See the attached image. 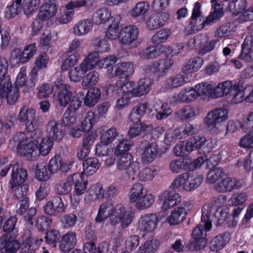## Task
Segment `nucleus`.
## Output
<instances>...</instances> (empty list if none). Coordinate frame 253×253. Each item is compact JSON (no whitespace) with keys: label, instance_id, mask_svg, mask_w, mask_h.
I'll return each instance as SVG.
<instances>
[{"label":"nucleus","instance_id":"f257e3e1","mask_svg":"<svg viewBox=\"0 0 253 253\" xmlns=\"http://www.w3.org/2000/svg\"><path fill=\"white\" fill-rule=\"evenodd\" d=\"M201 4L197 1L194 4L190 23L193 25L192 28L197 31L202 30L206 25H209L212 22L219 20L224 14L223 7L219 4L215 3L214 5V10L211 13L206 19L202 16L201 10Z\"/></svg>","mask_w":253,"mask_h":253},{"label":"nucleus","instance_id":"f03ea898","mask_svg":"<svg viewBox=\"0 0 253 253\" xmlns=\"http://www.w3.org/2000/svg\"><path fill=\"white\" fill-rule=\"evenodd\" d=\"M203 177L194 172H183L178 175L173 180L171 187L173 189L181 188L186 191L197 188L202 183Z\"/></svg>","mask_w":253,"mask_h":253},{"label":"nucleus","instance_id":"7ed1b4c3","mask_svg":"<svg viewBox=\"0 0 253 253\" xmlns=\"http://www.w3.org/2000/svg\"><path fill=\"white\" fill-rule=\"evenodd\" d=\"M40 133L39 132L38 136L33 140H30L28 143L27 137L24 132L17 133L14 137L15 141H19L17 147V152L19 154L24 156H31V157L36 158L38 155V143L37 140L40 138Z\"/></svg>","mask_w":253,"mask_h":253},{"label":"nucleus","instance_id":"20e7f679","mask_svg":"<svg viewBox=\"0 0 253 253\" xmlns=\"http://www.w3.org/2000/svg\"><path fill=\"white\" fill-rule=\"evenodd\" d=\"M134 216V211H126L122 204H119L112 207L109 222L114 226L121 223L122 228L126 229L132 223Z\"/></svg>","mask_w":253,"mask_h":253},{"label":"nucleus","instance_id":"39448f33","mask_svg":"<svg viewBox=\"0 0 253 253\" xmlns=\"http://www.w3.org/2000/svg\"><path fill=\"white\" fill-rule=\"evenodd\" d=\"M94 6V0H75L68 3L65 8L66 11L61 13L58 17V20L61 24H66L70 22L74 15V9H79L84 7L89 9Z\"/></svg>","mask_w":253,"mask_h":253},{"label":"nucleus","instance_id":"423d86ee","mask_svg":"<svg viewBox=\"0 0 253 253\" xmlns=\"http://www.w3.org/2000/svg\"><path fill=\"white\" fill-rule=\"evenodd\" d=\"M201 222L193 230L192 235L193 239L205 238L203 231L209 230L211 227V221L212 207L210 205H205L202 208Z\"/></svg>","mask_w":253,"mask_h":253},{"label":"nucleus","instance_id":"0eeeda50","mask_svg":"<svg viewBox=\"0 0 253 253\" xmlns=\"http://www.w3.org/2000/svg\"><path fill=\"white\" fill-rule=\"evenodd\" d=\"M240 126L243 131L248 132L241 138L239 146L244 148H253V112L244 119Z\"/></svg>","mask_w":253,"mask_h":253},{"label":"nucleus","instance_id":"6e6552de","mask_svg":"<svg viewBox=\"0 0 253 253\" xmlns=\"http://www.w3.org/2000/svg\"><path fill=\"white\" fill-rule=\"evenodd\" d=\"M0 95L6 98L9 105L14 104L19 96L18 88L12 85L9 77H6L0 82Z\"/></svg>","mask_w":253,"mask_h":253},{"label":"nucleus","instance_id":"1a4fd4ad","mask_svg":"<svg viewBox=\"0 0 253 253\" xmlns=\"http://www.w3.org/2000/svg\"><path fill=\"white\" fill-rule=\"evenodd\" d=\"M119 157L117 162V169L119 170L125 171L128 176H133L139 170L140 164L134 161L131 154H125Z\"/></svg>","mask_w":253,"mask_h":253},{"label":"nucleus","instance_id":"9d476101","mask_svg":"<svg viewBox=\"0 0 253 253\" xmlns=\"http://www.w3.org/2000/svg\"><path fill=\"white\" fill-rule=\"evenodd\" d=\"M54 86L57 89L55 97L59 104L64 107H66L72 97L70 86L63 84V81L59 79L54 82Z\"/></svg>","mask_w":253,"mask_h":253},{"label":"nucleus","instance_id":"9b49d317","mask_svg":"<svg viewBox=\"0 0 253 253\" xmlns=\"http://www.w3.org/2000/svg\"><path fill=\"white\" fill-rule=\"evenodd\" d=\"M139 34L138 28L134 25L125 27L121 33V42L130 47H135L138 45L137 38Z\"/></svg>","mask_w":253,"mask_h":253},{"label":"nucleus","instance_id":"f8f14e48","mask_svg":"<svg viewBox=\"0 0 253 253\" xmlns=\"http://www.w3.org/2000/svg\"><path fill=\"white\" fill-rule=\"evenodd\" d=\"M228 118L227 110L219 108L210 112L205 118V124L208 127L214 128L216 126L226 120Z\"/></svg>","mask_w":253,"mask_h":253},{"label":"nucleus","instance_id":"ddd939ff","mask_svg":"<svg viewBox=\"0 0 253 253\" xmlns=\"http://www.w3.org/2000/svg\"><path fill=\"white\" fill-rule=\"evenodd\" d=\"M158 222V218L155 214H145L139 219L138 228L145 233L152 232L157 227Z\"/></svg>","mask_w":253,"mask_h":253},{"label":"nucleus","instance_id":"4468645a","mask_svg":"<svg viewBox=\"0 0 253 253\" xmlns=\"http://www.w3.org/2000/svg\"><path fill=\"white\" fill-rule=\"evenodd\" d=\"M16 235H12L6 233L0 238V250L4 253H15L20 245L17 240H15Z\"/></svg>","mask_w":253,"mask_h":253},{"label":"nucleus","instance_id":"2eb2a0df","mask_svg":"<svg viewBox=\"0 0 253 253\" xmlns=\"http://www.w3.org/2000/svg\"><path fill=\"white\" fill-rule=\"evenodd\" d=\"M28 176L27 170L23 169L21 165L15 164L12 166L11 179L9 184L11 188H13L15 186H19L23 184Z\"/></svg>","mask_w":253,"mask_h":253},{"label":"nucleus","instance_id":"dca6fc26","mask_svg":"<svg viewBox=\"0 0 253 253\" xmlns=\"http://www.w3.org/2000/svg\"><path fill=\"white\" fill-rule=\"evenodd\" d=\"M143 148L142 149L141 161L146 164L152 162L158 153V147L156 143H149L147 141L142 143Z\"/></svg>","mask_w":253,"mask_h":253},{"label":"nucleus","instance_id":"f3484780","mask_svg":"<svg viewBox=\"0 0 253 253\" xmlns=\"http://www.w3.org/2000/svg\"><path fill=\"white\" fill-rule=\"evenodd\" d=\"M43 208L44 212L51 216H56L59 213L64 212L65 210L61 198L57 196L47 202Z\"/></svg>","mask_w":253,"mask_h":253},{"label":"nucleus","instance_id":"a211bd4d","mask_svg":"<svg viewBox=\"0 0 253 253\" xmlns=\"http://www.w3.org/2000/svg\"><path fill=\"white\" fill-rule=\"evenodd\" d=\"M173 63V60L170 58H164L155 62L151 65L147 66L145 70L158 74L159 76L163 75L167 70L169 69Z\"/></svg>","mask_w":253,"mask_h":253},{"label":"nucleus","instance_id":"6ab92c4d","mask_svg":"<svg viewBox=\"0 0 253 253\" xmlns=\"http://www.w3.org/2000/svg\"><path fill=\"white\" fill-rule=\"evenodd\" d=\"M253 35L247 36L242 44L239 58L248 62L253 61Z\"/></svg>","mask_w":253,"mask_h":253},{"label":"nucleus","instance_id":"aec40b11","mask_svg":"<svg viewBox=\"0 0 253 253\" xmlns=\"http://www.w3.org/2000/svg\"><path fill=\"white\" fill-rule=\"evenodd\" d=\"M62 125L54 120L49 121L46 126V131L49 138L59 142L64 136Z\"/></svg>","mask_w":253,"mask_h":253},{"label":"nucleus","instance_id":"412c9836","mask_svg":"<svg viewBox=\"0 0 253 253\" xmlns=\"http://www.w3.org/2000/svg\"><path fill=\"white\" fill-rule=\"evenodd\" d=\"M42 241V239L39 240L37 237L30 235L29 237L23 240L22 244L20 246V253H34L38 249L39 245Z\"/></svg>","mask_w":253,"mask_h":253},{"label":"nucleus","instance_id":"4be33fe9","mask_svg":"<svg viewBox=\"0 0 253 253\" xmlns=\"http://www.w3.org/2000/svg\"><path fill=\"white\" fill-rule=\"evenodd\" d=\"M238 183L235 178L226 177L214 185V188L218 192H230L233 189L239 188Z\"/></svg>","mask_w":253,"mask_h":253},{"label":"nucleus","instance_id":"5701e85b","mask_svg":"<svg viewBox=\"0 0 253 253\" xmlns=\"http://www.w3.org/2000/svg\"><path fill=\"white\" fill-rule=\"evenodd\" d=\"M76 243V234L75 232H68L62 237L59 248L62 252H68L74 247Z\"/></svg>","mask_w":253,"mask_h":253},{"label":"nucleus","instance_id":"b1692460","mask_svg":"<svg viewBox=\"0 0 253 253\" xmlns=\"http://www.w3.org/2000/svg\"><path fill=\"white\" fill-rule=\"evenodd\" d=\"M57 8V5L43 3L40 7L37 17L42 21H47L56 14Z\"/></svg>","mask_w":253,"mask_h":253},{"label":"nucleus","instance_id":"393cba45","mask_svg":"<svg viewBox=\"0 0 253 253\" xmlns=\"http://www.w3.org/2000/svg\"><path fill=\"white\" fill-rule=\"evenodd\" d=\"M163 196L165 198L162 205V208L164 210L170 209L179 204L181 200L180 195L175 192L166 191L163 193Z\"/></svg>","mask_w":253,"mask_h":253},{"label":"nucleus","instance_id":"a878e982","mask_svg":"<svg viewBox=\"0 0 253 253\" xmlns=\"http://www.w3.org/2000/svg\"><path fill=\"white\" fill-rule=\"evenodd\" d=\"M93 23L90 19L80 20L73 27V33L77 36H83L88 34L92 29Z\"/></svg>","mask_w":253,"mask_h":253},{"label":"nucleus","instance_id":"bb28decb","mask_svg":"<svg viewBox=\"0 0 253 253\" xmlns=\"http://www.w3.org/2000/svg\"><path fill=\"white\" fill-rule=\"evenodd\" d=\"M186 214V211L184 208H175L171 211L167 218V221L170 225H178L184 221Z\"/></svg>","mask_w":253,"mask_h":253},{"label":"nucleus","instance_id":"cd10ccee","mask_svg":"<svg viewBox=\"0 0 253 253\" xmlns=\"http://www.w3.org/2000/svg\"><path fill=\"white\" fill-rule=\"evenodd\" d=\"M185 83V76L181 74H177L167 78L162 87L165 90L172 89L182 86Z\"/></svg>","mask_w":253,"mask_h":253},{"label":"nucleus","instance_id":"c85d7f7f","mask_svg":"<svg viewBox=\"0 0 253 253\" xmlns=\"http://www.w3.org/2000/svg\"><path fill=\"white\" fill-rule=\"evenodd\" d=\"M153 82L149 78L140 79L136 87L132 89V93L133 96L138 97L144 95L150 90Z\"/></svg>","mask_w":253,"mask_h":253},{"label":"nucleus","instance_id":"c756f323","mask_svg":"<svg viewBox=\"0 0 253 253\" xmlns=\"http://www.w3.org/2000/svg\"><path fill=\"white\" fill-rule=\"evenodd\" d=\"M104 197V191L102 185L99 183L92 185L89 187L85 195L84 200L87 203H90L97 199H102Z\"/></svg>","mask_w":253,"mask_h":253},{"label":"nucleus","instance_id":"7c9ffc66","mask_svg":"<svg viewBox=\"0 0 253 253\" xmlns=\"http://www.w3.org/2000/svg\"><path fill=\"white\" fill-rule=\"evenodd\" d=\"M233 84L230 81L220 83L215 87H213L212 98H217L228 94L232 90Z\"/></svg>","mask_w":253,"mask_h":253},{"label":"nucleus","instance_id":"2f4dec72","mask_svg":"<svg viewBox=\"0 0 253 253\" xmlns=\"http://www.w3.org/2000/svg\"><path fill=\"white\" fill-rule=\"evenodd\" d=\"M229 241V234L223 233L213 238L211 242L210 249L212 251H218L222 249Z\"/></svg>","mask_w":253,"mask_h":253},{"label":"nucleus","instance_id":"473e14b6","mask_svg":"<svg viewBox=\"0 0 253 253\" xmlns=\"http://www.w3.org/2000/svg\"><path fill=\"white\" fill-rule=\"evenodd\" d=\"M73 184V178L72 175H70L66 179L60 181L56 185L55 191L58 195H67L71 191Z\"/></svg>","mask_w":253,"mask_h":253},{"label":"nucleus","instance_id":"72a5a7b5","mask_svg":"<svg viewBox=\"0 0 253 253\" xmlns=\"http://www.w3.org/2000/svg\"><path fill=\"white\" fill-rule=\"evenodd\" d=\"M166 47L160 45L157 46H150L142 50L139 52L141 58L144 59H151L159 56L161 53L164 52Z\"/></svg>","mask_w":253,"mask_h":253},{"label":"nucleus","instance_id":"f704fd0d","mask_svg":"<svg viewBox=\"0 0 253 253\" xmlns=\"http://www.w3.org/2000/svg\"><path fill=\"white\" fill-rule=\"evenodd\" d=\"M73 184H74V193L77 195L83 194L86 190L87 181L84 179L82 175L76 173L72 174Z\"/></svg>","mask_w":253,"mask_h":253},{"label":"nucleus","instance_id":"c9c22d12","mask_svg":"<svg viewBox=\"0 0 253 253\" xmlns=\"http://www.w3.org/2000/svg\"><path fill=\"white\" fill-rule=\"evenodd\" d=\"M121 138L120 139L115 142L116 146L114 148V152L115 155L118 157L120 155H123L125 154H129L127 152L132 146V142L125 139L123 136H122Z\"/></svg>","mask_w":253,"mask_h":253},{"label":"nucleus","instance_id":"e433bc0d","mask_svg":"<svg viewBox=\"0 0 253 253\" xmlns=\"http://www.w3.org/2000/svg\"><path fill=\"white\" fill-rule=\"evenodd\" d=\"M199 109L193 105H186L177 111L175 114L181 120H187L199 114Z\"/></svg>","mask_w":253,"mask_h":253},{"label":"nucleus","instance_id":"4c0bfd02","mask_svg":"<svg viewBox=\"0 0 253 253\" xmlns=\"http://www.w3.org/2000/svg\"><path fill=\"white\" fill-rule=\"evenodd\" d=\"M197 95V98L199 97L210 96L212 97V93L213 91V85L206 82H202L195 85L193 87Z\"/></svg>","mask_w":253,"mask_h":253},{"label":"nucleus","instance_id":"58836bf2","mask_svg":"<svg viewBox=\"0 0 253 253\" xmlns=\"http://www.w3.org/2000/svg\"><path fill=\"white\" fill-rule=\"evenodd\" d=\"M147 192L143 185L136 183L132 185L129 190V200L131 203H135Z\"/></svg>","mask_w":253,"mask_h":253},{"label":"nucleus","instance_id":"ea45409f","mask_svg":"<svg viewBox=\"0 0 253 253\" xmlns=\"http://www.w3.org/2000/svg\"><path fill=\"white\" fill-rule=\"evenodd\" d=\"M154 201L155 197L152 194L147 193L146 192L135 202V207L138 210H145L150 208Z\"/></svg>","mask_w":253,"mask_h":253},{"label":"nucleus","instance_id":"a19ab883","mask_svg":"<svg viewBox=\"0 0 253 253\" xmlns=\"http://www.w3.org/2000/svg\"><path fill=\"white\" fill-rule=\"evenodd\" d=\"M113 205L109 201L103 203L99 207L95 218L96 222L100 223L108 217L110 218Z\"/></svg>","mask_w":253,"mask_h":253},{"label":"nucleus","instance_id":"79ce46f5","mask_svg":"<svg viewBox=\"0 0 253 253\" xmlns=\"http://www.w3.org/2000/svg\"><path fill=\"white\" fill-rule=\"evenodd\" d=\"M122 136L123 135L118 132L116 128L112 127L102 133L100 140L102 143L109 144L120 139Z\"/></svg>","mask_w":253,"mask_h":253},{"label":"nucleus","instance_id":"37998d69","mask_svg":"<svg viewBox=\"0 0 253 253\" xmlns=\"http://www.w3.org/2000/svg\"><path fill=\"white\" fill-rule=\"evenodd\" d=\"M101 95L100 89L97 87L89 89L86 94L84 104L88 107L94 106L98 101Z\"/></svg>","mask_w":253,"mask_h":253},{"label":"nucleus","instance_id":"c03bdc74","mask_svg":"<svg viewBox=\"0 0 253 253\" xmlns=\"http://www.w3.org/2000/svg\"><path fill=\"white\" fill-rule=\"evenodd\" d=\"M36 116H37V113L35 109L23 106L21 108L17 116V120L20 123H25V124Z\"/></svg>","mask_w":253,"mask_h":253},{"label":"nucleus","instance_id":"a18cd8bd","mask_svg":"<svg viewBox=\"0 0 253 253\" xmlns=\"http://www.w3.org/2000/svg\"><path fill=\"white\" fill-rule=\"evenodd\" d=\"M158 174V170L153 166L143 169L138 173V179L142 182L150 181Z\"/></svg>","mask_w":253,"mask_h":253},{"label":"nucleus","instance_id":"49530a36","mask_svg":"<svg viewBox=\"0 0 253 253\" xmlns=\"http://www.w3.org/2000/svg\"><path fill=\"white\" fill-rule=\"evenodd\" d=\"M22 0H15L12 4L6 7L4 16L5 17L10 19L18 15L22 10Z\"/></svg>","mask_w":253,"mask_h":253},{"label":"nucleus","instance_id":"de8ad7c7","mask_svg":"<svg viewBox=\"0 0 253 253\" xmlns=\"http://www.w3.org/2000/svg\"><path fill=\"white\" fill-rule=\"evenodd\" d=\"M84 172L92 174L100 167V164L96 158H89L83 162Z\"/></svg>","mask_w":253,"mask_h":253},{"label":"nucleus","instance_id":"09e8293b","mask_svg":"<svg viewBox=\"0 0 253 253\" xmlns=\"http://www.w3.org/2000/svg\"><path fill=\"white\" fill-rule=\"evenodd\" d=\"M110 16L111 13L107 9L101 8L93 14L92 20L96 24H100L106 22Z\"/></svg>","mask_w":253,"mask_h":253},{"label":"nucleus","instance_id":"8fccbe9b","mask_svg":"<svg viewBox=\"0 0 253 253\" xmlns=\"http://www.w3.org/2000/svg\"><path fill=\"white\" fill-rule=\"evenodd\" d=\"M160 242L156 239L148 240L142 245L138 249V253H154L158 249Z\"/></svg>","mask_w":253,"mask_h":253},{"label":"nucleus","instance_id":"3c124183","mask_svg":"<svg viewBox=\"0 0 253 253\" xmlns=\"http://www.w3.org/2000/svg\"><path fill=\"white\" fill-rule=\"evenodd\" d=\"M150 5L146 1L137 3L136 5L129 11V15L132 17H137L145 14L149 9Z\"/></svg>","mask_w":253,"mask_h":253},{"label":"nucleus","instance_id":"603ef678","mask_svg":"<svg viewBox=\"0 0 253 253\" xmlns=\"http://www.w3.org/2000/svg\"><path fill=\"white\" fill-rule=\"evenodd\" d=\"M95 122V116L93 112L88 111L82 114L81 126L83 127V129L89 130Z\"/></svg>","mask_w":253,"mask_h":253},{"label":"nucleus","instance_id":"864d4df0","mask_svg":"<svg viewBox=\"0 0 253 253\" xmlns=\"http://www.w3.org/2000/svg\"><path fill=\"white\" fill-rule=\"evenodd\" d=\"M98 61L99 55L98 52L93 51L88 54L81 64L88 71L94 68L96 66Z\"/></svg>","mask_w":253,"mask_h":253},{"label":"nucleus","instance_id":"5fc2aeb1","mask_svg":"<svg viewBox=\"0 0 253 253\" xmlns=\"http://www.w3.org/2000/svg\"><path fill=\"white\" fill-rule=\"evenodd\" d=\"M42 125L38 116H36L32 120L28 121L25 124V130L27 132L34 133L35 135L37 134L39 128Z\"/></svg>","mask_w":253,"mask_h":253},{"label":"nucleus","instance_id":"6e6d98bb","mask_svg":"<svg viewBox=\"0 0 253 253\" xmlns=\"http://www.w3.org/2000/svg\"><path fill=\"white\" fill-rule=\"evenodd\" d=\"M38 169L36 172L37 179L40 181H46L51 176L52 173L46 163H42L38 165Z\"/></svg>","mask_w":253,"mask_h":253},{"label":"nucleus","instance_id":"4d7b16f0","mask_svg":"<svg viewBox=\"0 0 253 253\" xmlns=\"http://www.w3.org/2000/svg\"><path fill=\"white\" fill-rule=\"evenodd\" d=\"M173 151L176 156L184 157L192 151V148L188 144V141L186 142L181 141L175 146Z\"/></svg>","mask_w":253,"mask_h":253},{"label":"nucleus","instance_id":"13d9d810","mask_svg":"<svg viewBox=\"0 0 253 253\" xmlns=\"http://www.w3.org/2000/svg\"><path fill=\"white\" fill-rule=\"evenodd\" d=\"M88 71L81 64L79 67H76L71 69L68 72V76L71 81L77 82L81 81L82 77Z\"/></svg>","mask_w":253,"mask_h":253},{"label":"nucleus","instance_id":"bf43d9fd","mask_svg":"<svg viewBox=\"0 0 253 253\" xmlns=\"http://www.w3.org/2000/svg\"><path fill=\"white\" fill-rule=\"evenodd\" d=\"M179 96L181 99V103H190L197 99L193 87L181 90Z\"/></svg>","mask_w":253,"mask_h":253},{"label":"nucleus","instance_id":"052dcab7","mask_svg":"<svg viewBox=\"0 0 253 253\" xmlns=\"http://www.w3.org/2000/svg\"><path fill=\"white\" fill-rule=\"evenodd\" d=\"M224 172L222 168L216 167L210 170L207 175V181L209 183H214L223 175Z\"/></svg>","mask_w":253,"mask_h":253},{"label":"nucleus","instance_id":"680f3d73","mask_svg":"<svg viewBox=\"0 0 253 253\" xmlns=\"http://www.w3.org/2000/svg\"><path fill=\"white\" fill-rule=\"evenodd\" d=\"M171 34L170 30L163 29L158 31L152 38V42L154 44H159L166 42Z\"/></svg>","mask_w":253,"mask_h":253},{"label":"nucleus","instance_id":"e2e57ef3","mask_svg":"<svg viewBox=\"0 0 253 253\" xmlns=\"http://www.w3.org/2000/svg\"><path fill=\"white\" fill-rule=\"evenodd\" d=\"M99 80V74L94 71L90 72L85 76L82 82V84L84 88H87L89 85L95 84Z\"/></svg>","mask_w":253,"mask_h":253},{"label":"nucleus","instance_id":"0e129e2a","mask_svg":"<svg viewBox=\"0 0 253 253\" xmlns=\"http://www.w3.org/2000/svg\"><path fill=\"white\" fill-rule=\"evenodd\" d=\"M41 0H24V13L30 15L36 12L39 8Z\"/></svg>","mask_w":253,"mask_h":253},{"label":"nucleus","instance_id":"69168bd1","mask_svg":"<svg viewBox=\"0 0 253 253\" xmlns=\"http://www.w3.org/2000/svg\"><path fill=\"white\" fill-rule=\"evenodd\" d=\"M53 142L49 137L43 138L38 149V154H41L43 156L47 155L50 151Z\"/></svg>","mask_w":253,"mask_h":253},{"label":"nucleus","instance_id":"338daca9","mask_svg":"<svg viewBox=\"0 0 253 253\" xmlns=\"http://www.w3.org/2000/svg\"><path fill=\"white\" fill-rule=\"evenodd\" d=\"M37 90V96L39 98H47L53 91V86L48 84L43 83L39 85Z\"/></svg>","mask_w":253,"mask_h":253},{"label":"nucleus","instance_id":"774afa93","mask_svg":"<svg viewBox=\"0 0 253 253\" xmlns=\"http://www.w3.org/2000/svg\"><path fill=\"white\" fill-rule=\"evenodd\" d=\"M121 35V29L118 25V22L112 24L106 32V38L113 40H116Z\"/></svg>","mask_w":253,"mask_h":253}]
</instances>
